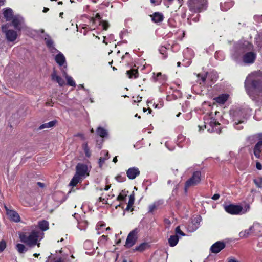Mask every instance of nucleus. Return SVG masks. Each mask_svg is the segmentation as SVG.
<instances>
[{"instance_id": "1", "label": "nucleus", "mask_w": 262, "mask_h": 262, "mask_svg": "<svg viewBox=\"0 0 262 262\" xmlns=\"http://www.w3.org/2000/svg\"><path fill=\"white\" fill-rule=\"evenodd\" d=\"M256 73H253L247 77L245 87L252 99L262 101V83L256 78Z\"/></svg>"}, {"instance_id": "2", "label": "nucleus", "mask_w": 262, "mask_h": 262, "mask_svg": "<svg viewBox=\"0 0 262 262\" xmlns=\"http://www.w3.org/2000/svg\"><path fill=\"white\" fill-rule=\"evenodd\" d=\"M253 50V46L247 40H239L231 50L232 58L237 63L241 62V56L244 53Z\"/></svg>"}, {"instance_id": "3", "label": "nucleus", "mask_w": 262, "mask_h": 262, "mask_svg": "<svg viewBox=\"0 0 262 262\" xmlns=\"http://www.w3.org/2000/svg\"><path fill=\"white\" fill-rule=\"evenodd\" d=\"M251 110L249 108H236L230 111V115L234 122V126L237 130L243 128L240 124L245 122L248 117L251 115Z\"/></svg>"}, {"instance_id": "4", "label": "nucleus", "mask_w": 262, "mask_h": 262, "mask_svg": "<svg viewBox=\"0 0 262 262\" xmlns=\"http://www.w3.org/2000/svg\"><path fill=\"white\" fill-rule=\"evenodd\" d=\"M44 236V233L40 232L39 229L35 227L29 235L25 233L19 234L20 241L30 247L35 246L37 244L38 241L41 240Z\"/></svg>"}, {"instance_id": "5", "label": "nucleus", "mask_w": 262, "mask_h": 262, "mask_svg": "<svg viewBox=\"0 0 262 262\" xmlns=\"http://www.w3.org/2000/svg\"><path fill=\"white\" fill-rule=\"evenodd\" d=\"M200 130L205 128L208 132L220 134L221 131V124L217 122L211 114H207L204 117V125L198 126Z\"/></svg>"}, {"instance_id": "6", "label": "nucleus", "mask_w": 262, "mask_h": 262, "mask_svg": "<svg viewBox=\"0 0 262 262\" xmlns=\"http://www.w3.org/2000/svg\"><path fill=\"white\" fill-rule=\"evenodd\" d=\"M187 5L189 11L194 13H201L207 10L208 0H188Z\"/></svg>"}, {"instance_id": "7", "label": "nucleus", "mask_w": 262, "mask_h": 262, "mask_svg": "<svg viewBox=\"0 0 262 262\" xmlns=\"http://www.w3.org/2000/svg\"><path fill=\"white\" fill-rule=\"evenodd\" d=\"M197 81L200 84H205L207 83V85H211L217 79L218 76L215 72L206 73L205 75L199 74L197 75Z\"/></svg>"}, {"instance_id": "8", "label": "nucleus", "mask_w": 262, "mask_h": 262, "mask_svg": "<svg viewBox=\"0 0 262 262\" xmlns=\"http://www.w3.org/2000/svg\"><path fill=\"white\" fill-rule=\"evenodd\" d=\"M201 181V172L200 171H194L192 176L186 181L185 184V190L187 192V189L192 186L199 184Z\"/></svg>"}, {"instance_id": "9", "label": "nucleus", "mask_w": 262, "mask_h": 262, "mask_svg": "<svg viewBox=\"0 0 262 262\" xmlns=\"http://www.w3.org/2000/svg\"><path fill=\"white\" fill-rule=\"evenodd\" d=\"M245 208H246V210L243 211V207L241 206L231 204L226 206L225 210L227 212L231 214H243L249 210L250 206L249 205H247Z\"/></svg>"}, {"instance_id": "10", "label": "nucleus", "mask_w": 262, "mask_h": 262, "mask_svg": "<svg viewBox=\"0 0 262 262\" xmlns=\"http://www.w3.org/2000/svg\"><path fill=\"white\" fill-rule=\"evenodd\" d=\"M256 58V53L253 50L248 51L243 55L242 61L245 64H251L253 63Z\"/></svg>"}, {"instance_id": "11", "label": "nucleus", "mask_w": 262, "mask_h": 262, "mask_svg": "<svg viewBox=\"0 0 262 262\" xmlns=\"http://www.w3.org/2000/svg\"><path fill=\"white\" fill-rule=\"evenodd\" d=\"M137 233L138 229H135L129 233L124 245L126 248H129L135 244L137 239Z\"/></svg>"}, {"instance_id": "12", "label": "nucleus", "mask_w": 262, "mask_h": 262, "mask_svg": "<svg viewBox=\"0 0 262 262\" xmlns=\"http://www.w3.org/2000/svg\"><path fill=\"white\" fill-rule=\"evenodd\" d=\"M202 221V217L200 215H198L196 217L191 219L190 222L187 225V230L189 232H194L197 229L199 228L200 225V222Z\"/></svg>"}, {"instance_id": "13", "label": "nucleus", "mask_w": 262, "mask_h": 262, "mask_svg": "<svg viewBox=\"0 0 262 262\" xmlns=\"http://www.w3.org/2000/svg\"><path fill=\"white\" fill-rule=\"evenodd\" d=\"M54 59L57 64L61 68V70L62 69L67 70L68 65L66 57L63 53L59 52L55 55Z\"/></svg>"}, {"instance_id": "14", "label": "nucleus", "mask_w": 262, "mask_h": 262, "mask_svg": "<svg viewBox=\"0 0 262 262\" xmlns=\"http://www.w3.org/2000/svg\"><path fill=\"white\" fill-rule=\"evenodd\" d=\"M183 56L186 61L183 60V65L188 67L191 64V59L194 56V52L192 49L187 48L183 51Z\"/></svg>"}, {"instance_id": "15", "label": "nucleus", "mask_w": 262, "mask_h": 262, "mask_svg": "<svg viewBox=\"0 0 262 262\" xmlns=\"http://www.w3.org/2000/svg\"><path fill=\"white\" fill-rule=\"evenodd\" d=\"M4 208L6 210L7 215L10 220L15 223H18L20 221V217L16 211L9 209L6 205L4 206Z\"/></svg>"}, {"instance_id": "16", "label": "nucleus", "mask_w": 262, "mask_h": 262, "mask_svg": "<svg viewBox=\"0 0 262 262\" xmlns=\"http://www.w3.org/2000/svg\"><path fill=\"white\" fill-rule=\"evenodd\" d=\"M2 30L3 32L5 33L6 38L9 41H14L16 40L17 37V32L13 30H7L6 25H4L2 27Z\"/></svg>"}, {"instance_id": "17", "label": "nucleus", "mask_w": 262, "mask_h": 262, "mask_svg": "<svg viewBox=\"0 0 262 262\" xmlns=\"http://www.w3.org/2000/svg\"><path fill=\"white\" fill-rule=\"evenodd\" d=\"M88 166L82 163H78L76 167V174L81 177H85V175L88 176Z\"/></svg>"}, {"instance_id": "18", "label": "nucleus", "mask_w": 262, "mask_h": 262, "mask_svg": "<svg viewBox=\"0 0 262 262\" xmlns=\"http://www.w3.org/2000/svg\"><path fill=\"white\" fill-rule=\"evenodd\" d=\"M12 19V25L14 28L18 31H20L24 24V18L20 15H17L14 16Z\"/></svg>"}, {"instance_id": "19", "label": "nucleus", "mask_w": 262, "mask_h": 262, "mask_svg": "<svg viewBox=\"0 0 262 262\" xmlns=\"http://www.w3.org/2000/svg\"><path fill=\"white\" fill-rule=\"evenodd\" d=\"M140 174V170L136 167H132L126 170V176L130 180L135 179L137 176Z\"/></svg>"}, {"instance_id": "20", "label": "nucleus", "mask_w": 262, "mask_h": 262, "mask_svg": "<svg viewBox=\"0 0 262 262\" xmlns=\"http://www.w3.org/2000/svg\"><path fill=\"white\" fill-rule=\"evenodd\" d=\"M225 247V244L223 241H218L213 244L210 247V251L213 253H218Z\"/></svg>"}, {"instance_id": "21", "label": "nucleus", "mask_w": 262, "mask_h": 262, "mask_svg": "<svg viewBox=\"0 0 262 262\" xmlns=\"http://www.w3.org/2000/svg\"><path fill=\"white\" fill-rule=\"evenodd\" d=\"M229 98L228 94H222L219 95L217 97L213 98V100L215 103L221 105L224 104Z\"/></svg>"}, {"instance_id": "22", "label": "nucleus", "mask_w": 262, "mask_h": 262, "mask_svg": "<svg viewBox=\"0 0 262 262\" xmlns=\"http://www.w3.org/2000/svg\"><path fill=\"white\" fill-rule=\"evenodd\" d=\"M250 228L252 235H259L262 232V226L258 223H254Z\"/></svg>"}, {"instance_id": "23", "label": "nucleus", "mask_w": 262, "mask_h": 262, "mask_svg": "<svg viewBox=\"0 0 262 262\" xmlns=\"http://www.w3.org/2000/svg\"><path fill=\"white\" fill-rule=\"evenodd\" d=\"M164 203L163 200H159L155 201L148 206V212L152 213L155 210L159 209Z\"/></svg>"}, {"instance_id": "24", "label": "nucleus", "mask_w": 262, "mask_h": 262, "mask_svg": "<svg viewBox=\"0 0 262 262\" xmlns=\"http://www.w3.org/2000/svg\"><path fill=\"white\" fill-rule=\"evenodd\" d=\"M52 80L56 81L60 86L65 84L64 80L59 76L57 75L56 71L54 70L52 75Z\"/></svg>"}, {"instance_id": "25", "label": "nucleus", "mask_w": 262, "mask_h": 262, "mask_svg": "<svg viewBox=\"0 0 262 262\" xmlns=\"http://www.w3.org/2000/svg\"><path fill=\"white\" fill-rule=\"evenodd\" d=\"M3 15L7 21L11 20L13 17V12L12 9L10 8L4 9Z\"/></svg>"}, {"instance_id": "26", "label": "nucleus", "mask_w": 262, "mask_h": 262, "mask_svg": "<svg viewBox=\"0 0 262 262\" xmlns=\"http://www.w3.org/2000/svg\"><path fill=\"white\" fill-rule=\"evenodd\" d=\"M150 245L148 243L144 242L140 244L139 246H136L135 249H134V251H139L140 252H142L148 249Z\"/></svg>"}, {"instance_id": "27", "label": "nucleus", "mask_w": 262, "mask_h": 262, "mask_svg": "<svg viewBox=\"0 0 262 262\" xmlns=\"http://www.w3.org/2000/svg\"><path fill=\"white\" fill-rule=\"evenodd\" d=\"M38 227L40 229L39 230L40 232L43 233L44 231L47 230L49 229V223L46 220H42L38 222Z\"/></svg>"}, {"instance_id": "28", "label": "nucleus", "mask_w": 262, "mask_h": 262, "mask_svg": "<svg viewBox=\"0 0 262 262\" xmlns=\"http://www.w3.org/2000/svg\"><path fill=\"white\" fill-rule=\"evenodd\" d=\"M62 72L63 76L67 79V84L70 86H75L76 85L75 82H74L72 77L68 75L67 70L62 69Z\"/></svg>"}, {"instance_id": "29", "label": "nucleus", "mask_w": 262, "mask_h": 262, "mask_svg": "<svg viewBox=\"0 0 262 262\" xmlns=\"http://www.w3.org/2000/svg\"><path fill=\"white\" fill-rule=\"evenodd\" d=\"M152 20L156 23H160L163 20V15L162 13L159 12H155L151 15Z\"/></svg>"}, {"instance_id": "30", "label": "nucleus", "mask_w": 262, "mask_h": 262, "mask_svg": "<svg viewBox=\"0 0 262 262\" xmlns=\"http://www.w3.org/2000/svg\"><path fill=\"white\" fill-rule=\"evenodd\" d=\"M179 240L177 235H171L168 238V244L170 247H174L177 245Z\"/></svg>"}, {"instance_id": "31", "label": "nucleus", "mask_w": 262, "mask_h": 262, "mask_svg": "<svg viewBox=\"0 0 262 262\" xmlns=\"http://www.w3.org/2000/svg\"><path fill=\"white\" fill-rule=\"evenodd\" d=\"M96 134L97 135L102 138H105L108 136V133L106 129L102 127H98L96 129Z\"/></svg>"}, {"instance_id": "32", "label": "nucleus", "mask_w": 262, "mask_h": 262, "mask_svg": "<svg viewBox=\"0 0 262 262\" xmlns=\"http://www.w3.org/2000/svg\"><path fill=\"white\" fill-rule=\"evenodd\" d=\"M233 5V2H225L223 4L222 3H220V7L222 11H226L228 9H229L231 7H232Z\"/></svg>"}, {"instance_id": "33", "label": "nucleus", "mask_w": 262, "mask_h": 262, "mask_svg": "<svg viewBox=\"0 0 262 262\" xmlns=\"http://www.w3.org/2000/svg\"><path fill=\"white\" fill-rule=\"evenodd\" d=\"M126 74L129 78H136L138 77V71L137 69L132 68L131 70L126 71Z\"/></svg>"}, {"instance_id": "34", "label": "nucleus", "mask_w": 262, "mask_h": 262, "mask_svg": "<svg viewBox=\"0 0 262 262\" xmlns=\"http://www.w3.org/2000/svg\"><path fill=\"white\" fill-rule=\"evenodd\" d=\"M56 123V121H52L49 122L41 124L38 128L39 130L43 129L45 128H51L55 126Z\"/></svg>"}, {"instance_id": "35", "label": "nucleus", "mask_w": 262, "mask_h": 262, "mask_svg": "<svg viewBox=\"0 0 262 262\" xmlns=\"http://www.w3.org/2000/svg\"><path fill=\"white\" fill-rule=\"evenodd\" d=\"M81 177L75 173L70 182V186H75L80 181Z\"/></svg>"}, {"instance_id": "36", "label": "nucleus", "mask_w": 262, "mask_h": 262, "mask_svg": "<svg viewBox=\"0 0 262 262\" xmlns=\"http://www.w3.org/2000/svg\"><path fill=\"white\" fill-rule=\"evenodd\" d=\"M88 222L85 220L78 221L77 227L80 230H84L86 228Z\"/></svg>"}, {"instance_id": "37", "label": "nucleus", "mask_w": 262, "mask_h": 262, "mask_svg": "<svg viewBox=\"0 0 262 262\" xmlns=\"http://www.w3.org/2000/svg\"><path fill=\"white\" fill-rule=\"evenodd\" d=\"M82 149L84 152L85 155L86 157L89 158L91 156V152L90 149L88 146V143H84L82 145Z\"/></svg>"}, {"instance_id": "38", "label": "nucleus", "mask_w": 262, "mask_h": 262, "mask_svg": "<svg viewBox=\"0 0 262 262\" xmlns=\"http://www.w3.org/2000/svg\"><path fill=\"white\" fill-rule=\"evenodd\" d=\"M252 235L250 228L239 232V236L241 238H246L249 235Z\"/></svg>"}, {"instance_id": "39", "label": "nucleus", "mask_w": 262, "mask_h": 262, "mask_svg": "<svg viewBox=\"0 0 262 262\" xmlns=\"http://www.w3.org/2000/svg\"><path fill=\"white\" fill-rule=\"evenodd\" d=\"M16 248L20 254L24 253L28 250L27 248L22 244H17L16 245Z\"/></svg>"}, {"instance_id": "40", "label": "nucleus", "mask_w": 262, "mask_h": 262, "mask_svg": "<svg viewBox=\"0 0 262 262\" xmlns=\"http://www.w3.org/2000/svg\"><path fill=\"white\" fill-rule=\"evenodd\" d=\"M186 138L182 134L179 135L178 136V145L179 147H182L184 146L183 144H181L183 142L185 141Z\"/></svg>"}, {"instance_id": "41", "label": "nucleus", "mask_w": 262, "mask_h": 262, "mask_svg": "<svg viewBox=\"0 0 262 262\" xmlns=\"http://www.w3.org/2000/svg\"><path fill=\"white\" fill-rule=\"evenodd\" d=\"M134 200H135L134 195V194H132L129 196V199L127 207H126V209H125L126 210H129L130 209V208H131V207L133 206V205L134 204Z\"/></svg>"}, {"instance_id": "42", "label": "nucleus", "mask_w": 262, "mask_h": 262, "mask_svg": "<svg viewBox=\"0 0 262 262\" xmlns=\"http://www.w3.org/2000/svg\"><path fill=\"white\" fill-rule=\"evenodd\" d=\"M253 182L258 188H262V178L258 177L253 180Z\"/></svg>"}, {"instance_id": "43", "label": "nucleus", "mask_w": 262, "mask_h": 262, "mask_svg": "<svg viewBox=\"0 0 262 262\" xmlns=\"http://www.w3.org/2000/svg\"><path fill=\"white\" fill-rule=\"evenodd\" d=\"M248 140L250 142V143L252 144V143L255 142L257 140L259 141V139L258 138V136L256 134L249 136L248 138Z\"/></svg>"}, {"instance_id": "44", "label": "nucleus", "mask_w": 262, "mask_h": 262, "mask_svg": "<svg viewBox=\"0 0 262 262\" xmlns=\"http://www.w3.org/2000/svg\"><path fill=\"white\" fill-rule=\"evenodd\" d=\"M160 54L163 55V58H165L167 56V48L165 47L161 46L159 49Z\"/></svg>"}, {"instance_id": "45", "label": "nucleus", "mask_w": 262, "mask_h": 262, "mask_svg": "<svg viewBox=\"0 0 262 262\" xmlns=\"http://www.w3.org/2000/svg\"><path fill=\"white\" fill-rule=\"evenodd\" d=\"M165 146L170 151H172L174 149V146L170 141H166L165 143Z\"/></svg>"}, {"instance_id": "46", "label": "nucleus", "mask_w": 262, "mask_h": 262, "mask_svg": "<svg viewBox=\"0 0 262 262\" xmlns=\"http://www.w3.org/2000/svg\"><path fill=\"white\" fill-rule=\"evenodd\" d=\"M48 38H45L46 43L48 48L51 47L52 46H54V42L48 36Z\"/></svg>"}, {"instance_id": "47", "label": "nucleus", "mask_w": 262, "mask_h": 262, "mask_svg": "<svg viewBox=\"0 0 262 262\" xmlns=\"http://www.w3.org/2000/svg\"><path fill=\"white\" fill-rule=\"evenodd\" d=\"M175 232H176L175 235H177L178 236L179 235H181L182 236H185L186 235V234L182 231H181L180 226H177L176 228Z\"/></svg>"}, {"instance_id": "48", "label": "nucleus", "mask_w": 262, "mask_h": 262, "mask_svg": "<svg viewBox=\"0 0 262 262\" xmlns=\"http://www.w3.org/2000/svg\"><path fill=\"white\" fill-rule=\"evenodd\" d=\"M126 193L125 191H122L119 195L117 196V200L118 201H123L124 200L125 197L126 196Z\"/></svg>"}, {"instance_id": "49", "label": "nucleus", "mask_w": 262, "mask_h": 262, "mask_svg": "<svg viewBox=\"0 0 262 262\" xmlns=\"http://www.w3.org/2000/svg\"><path fill=\"white\" fill-rule=\"evenodd\" d=\"M52 255H51L49 256H48L46 262H52ZM54 262H63V260L62 259V258L60 257L57 259L54 260Z\"/></svg>"}, {"instance_id": "50", "label": "nucleus", "mask_w": 262, "mask_h": 262, "mask_svg": "<svg viewBox=\"0 0 262 262\" xmlns=\"http://www.w3.org/2000/svg\"><path fill=\"white\" fill-rule=\"evenodd\" d=\"M200 16V15L199 14H197L196 15V16L193 17V18H192V17H188V22L190 24H191V20H192L194 22H198L199 20Z\"/></svg>"}, {"instance_id": "51", "label": "nucleus", "mask_w": 262, "mask_h": 262, "mask_svg": "<svg viewBox=\"0 0 262 262\" xmlns=\"http://www.w3.org/2000/svg\"><path fill=\"white\" fill-rule=\"evenodd\" d=\"M100 25L102 26L103 29L106 30L109 27L108 23L107 21L102 20L100 21Z\"/></svg>"}, {"instance_id": "52", "label": "nucleus", "mask_w": 262, "mask_h": 262, "mask_svg": "<svg viewBox=\"0 0 262 262\" xmlns=\"http://www.w3.org/2000/svg\"><path fill=\"white\" fill-rule=\"evenodd\" d=\"M108 159V157H100L99 160V165L101 167L105 162V160Z\"/></svg>"}, {"instance_id": "53", "label": "nucleus", "mask_w": 262, "mask_h": 262, "mask_svg": "<svg viewBox=\"0 0 262 262\" xmlns=\"http://www.w3.org/2000/svg\"><path fill=\"white\" fill-rule=\"evenodd\" d=\"M117 181L119 182H123L125 181L126 178L125 177H122L121 175H118L115 178Z\"/></svg>"}, {"instance_id": "54", "label": "nucleus", "mask_w": 262, "mask_h": 262, "mask_svg": "<svg viewBox=\"0 0 262 262\" xmlns=\"http://www.w3.org/2000/svg\"><path fill=\"white\" fill-rule=\"evenodd\" d=\"M6 247V244L5 241L0 242V253L4 251Z\"/></svg>"}, {"instance_id": "55", "label": "nucleus", "mask_w": 262, "mask_h": 262, "mask_svg": "<svg viewBox=\"0 0 262 262\" xmlns=\"http://www.w3.org/2000/svg\"><path fill=\"white\" fill-rule=\"evenodd\" d=\"M260 110H256L255 111V114L254 116V118H255V120L259 121L261 119V117H259V116H258L260 114Z\"/></svg>"}, {"instance_id": "56", "label": "nucleus", "mask_w": 262, "mask_h": 262, "mask_svg": "<svg viewBox=\"0 0 262 262\" xmlns=\"http://www.w3.org/2000/svg\"><path fill=\"white\" fill-rule=\"evenodd\" d=\"M49 49L50 52L53 53V54H55V53L58 54V52H59L58 50H57L55 48L54 46H52L51 47L49 48Z\"/></svg>"}, {"instance_id": "57", "label": "nucleus", "mask_w": 262, "mask_h": 262, "mask_svg": "<svg viewBox=\"0 0 262 262\" xmlns=\"http://www.w3.org/2000/svg\"><path fill=\"white\" fill-rule=\"evenodd\" d=\"M254 19L257 22H262V15H255L254 16Z\"/></svg>"}, {"instance_id": "58", "label": "nucleus", "mask_w": 262, "mask_h": 262, "mask_svg": "<svg viewBox=\"0 0 262 262\" xmlns=\"http://www.w3.org/2000/svg\"><path fill=\"white\" fill-rule=\"evenodd\" d=\"M150 1L154 5H158L161 3V0H150Z\"/></svg>"}, {"instance_id": "59", "label": "nucleus", "mask_w": 262, "mask_h": 262, "mask_svg": "<svg viewBox=\"0 0 262 262\" xmlns=\"http://www.w3.org/2000/svg\"><path fill=\"white\" fill-rule=\"evenodd\" d=\"M75 136L80 137L81 138V139L82 140H84L85 139L84 135L82 133H77V134H76L75 135Z\"/></svg>"}, {"instance_id": "60", "label": "nucleus", "mask_w": 262, "mask_h": 262, "mask_svg": "<svg viewBox=\"0 0 262 262\" xmlns=\"http://www.w3.org/2000/svg\"><path fill=\"white\" fill-rule=\"evenodd\" d=\"M256 167L258 170H261L262 169V165L261 163L259 162H257L256 163Z\"/></svg>"}, {"instance_id": "61", "label": "nucleus", "mask_w": 262, "mask_h": 262, "mask_svg": "<svg viewBox=\"0 0 262 262\" xmlns=\"http://www.w3.org/2000/svg\"><path fill=\"white\" fill-rule=\"evenodd\" d=\"M107 236H105V235H102L101 236V237L100 238V241L101 242H105V241H106L107 240Z\"/></svg>"}, {"instance_id": "62", "label": "nucleus", "mask_w": 262, "mask_h": 262, "mask_svg": "<svg viewBox=\"0 0 262 262\" xmlns=\"http://www.w3.org/2000/svg\"><path fill=\"white\" fill-rule=\"evenodd\" d=\"M221 53L220 52H216L215 54V57L216 59L220 60H222L223 59V58H219V55L221 54Z\"/></svg>"}, {"instance_id": "63", "label": "nucleus", "mask_w": 262, "mask_h": 262, "mask_svg": "<svg viewBox=\"0 0 262 262\" xmlns=\"http://www.w3.org/2000/svg\"><path fill=\"white\" fill-rule=\"evenodd\" d=\"M220 197V195L219 194H214L212 196V199H213V200H217L219 199Z\"/></svg>"}, {"instance_id": "64", "label": "nucleus", "mask_w": 262, "mask_h": 262, "mask_svg": "<svg viewBox=\"0 0 262 262\" xmlns=\"http://www.w3.org/2000/svg\"><path fill=\"white\" fill-rule=\"evenodd\" d=\"M101 154L104 155L105 156L104 157H108L109 158V154H108V152L107 151L103 150L101 152Z\"/></svg>"}]
</instances>
